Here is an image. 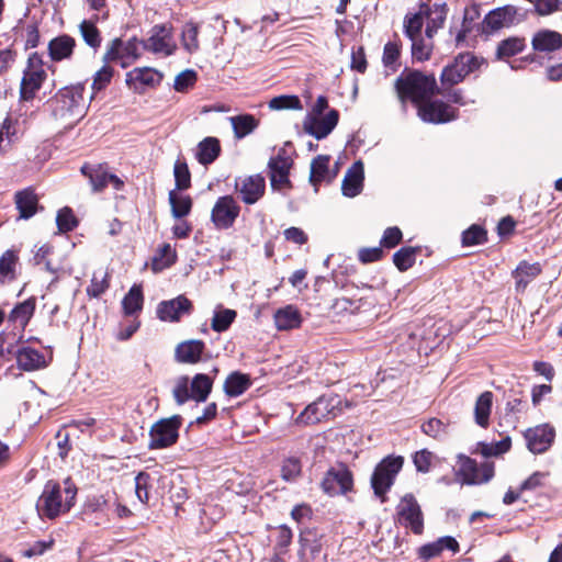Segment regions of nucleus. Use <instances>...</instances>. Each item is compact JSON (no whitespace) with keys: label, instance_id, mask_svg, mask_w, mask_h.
I'll list each match as a JSON object with an SVG mask.
<instances>
[{"label":"nucleus","instance_id":"53","mask_svg":"<svg viewBox=\"0 0 562 562\" xmlns=\"http://www.w3.org/2000/svg\"><path fill=\"white\" fill-rule=\"evenodd\" d=\"M402 44L398 38L387 42L384 45L382 61L386 68L395 70L401 56Z\"/></svg>","mask_w":562,"mask_h":562},{"label":"nucleus","instance_id":"42","mask_svg":"<svg viewBox=\"0 0 562 562\" xmlns=\"http://www.w3.org/2000/svg\"><path fill=\"white\" fill-rule=\"evenodd\" d=\"M249 386V378L239 372L229 374L224 383L225 393L233 397L241 395Z\"/></svg>","mask_w":562,"mask_h":562},{"label":"nucleus","instance_id":"60","mask_svg":"<svg viewBox=\"0 0 562 562\" xmlns=\"http://www.w3.org/2000/svg\"><path fill=\"white\" fill-rule=\"evenodd\" d=\"M112 77L113 68L108 65L102 66L93 76L91 85L93 94L105 89L110 85Z\"/></svg>","mask_w":562,"mask_h":562},{"label":"nucleus","instance_id":"15","mask_svg":"<svg viewBox=\"0 0 562 562\" xmlns=\"http://www.w3.org/2000/svg\"><path fill=\"white\" fill-rule=\"evenodd\" d=\"M143 47L155 54L169 56L173 54L177 44L173 40L172 29L166 24L155 25Z\"/></svg>","mask_w":562,"mask_h":562},{"label":"nucleus","instance_id":"51","mask_svg":"<svg viewBox=\"0 0 562 562\" xmlns=\"http://www.w3.org/2000/svg\"><path fill=\"white\" fill-rule=\"evenodd\" d=\"M329 156L319 155L311 164L310 180L313 186H317L327 178Z\"/></svg>","mask_w":562,"mask_h":562},{"label":"nucleus","instance_id":"16","mask_svg":"<svg viewBox=\"0 0 562 562\" xmlns=\"http://www.w3.org/2000/svg\"><path fill=\"white\" fill-rule=\"evenodd\" d=\"M235 190L245 204L252 205L265 195L266 180L259 173L239 177L235 181Z\"/></svg>","mask_w":562,"mask_h":562},{"label":"nucleus","instance_id":"38","mask_svg":"<svg viewBox=\"0 0 562 562\" xmlns=\"http://www.w3.org/2000/svg\"><path fill=\"white\" fill-rule=\"evenodd\" d=\"M221 153V145L215 137H205L201 140L196 148V159L202 165L212 164Z\"/></svg>","mask_w":562,"mask_h":562},{"label":"nucleus","instance_id":"2","mask_svg":"<svg viewBox=\"0 0 562 562\" xmlns=\"http://www.w3.org/2000/svg\"><path fill=\"white\" fill-rule=\"evenodd\" d=\"M83 91L85 86L82 83L61 88L50 102L55 119L69 124L82 119L86 113Z\"/></svg>","mask_w":562,"mask_h":562},{"label":"nucleus","instance_id":"24","mask_svg":"<svg viewBox=\"0 0 562 562\" xmlns=\"http://www.w3.org/2000/svg\"><path fill=\"white\" fill-rule=\"evenodd\" d=\"M300 549L297 557L300 562H321L322 541L313 530H305L300 535Z\"/></svg>","mask_w":562,"mask_h":562},{"label":"nucleus","instance_id":"14","mask_svg":"<svg viewBox=\"0 0 562 562\" xmlns=\"http://www.w3.org/2000/svg\"><path fill=\"white\" fill-rule=\"evenodd\" d=\"M291 167L292 159L285 155L284 150L270 158L268 168L270 183L273 190L283 191L292 187L289 178Z\"/></svg>","mask_w":562,"mask_h":562},{"label":"nucleus","instance_id":"12","mask_svg":"<svg viewBox=\"0 0 562 562\" xmlns=\"http://www.w3.org/2000/svg\"><path fill=\"white\" fill-rule=\"evenodd\" d=\"M240 213L238 202L232 195L220 196L211 211V222L218 231L234 226Z\"/></svg>","mask_w":562,"mask_h":562},{"label":"nucleus","instance_id":"17","mask_svg":"<svg viewBox=\"0 0 562 562\" xmlns=\"http://www.w3.org/2000/svg\"><path fill=\"white\" fill-rule=\"evenodd\" d=\"M162 75L150 67H137L126 74L127 87L136 93H143L161 82Z\"/></svg>","mask_w":562,"mask_h":562},{"label":"nucleus","instance_id":"40","mask_svg":"<svg viewBox=\"0 0 562 562\" xmlns=\"http://www.w3.org/2000/svg\"><path fill=\"white\" fill-rule=\"evenodd\" d=\"M144 296L139 284H134L123 297L122 307L125 315H134L143 308Z\"/></svg>","mask_w":562,"mask_h":562},{"label":"nucleus","instance_id":"49","mask_svg":"<svg viewBox=\"0 0 562 562\" xmlns=\"http://www.w3.org/2000/svg\"><path fill=\"white\" fill-rule=\"evenodd\" d=\"M198 35L199 29L196 24L189 22L183 25L181 32V44L187 53L193 54L199 50L200 45Z\"/></svg>","mask_w":562,"mask_h":562},{"label":"nucleus","instance_id":"58","mask_svg":"<svg viewBox=\"0 0 562 562\" xmlns=\"http://www.w3.org/2000/svg\"><path fill=\"white\" fill-rule=\"evenodd\" d=\"M56 224L58 231L61 233L71 232L78 225V221L70 207H63L58 211L56 216Z\"/></svg>","mask_w":562,"mask_h":562},{"label":"nucleus","instance_id":"33","mask_svg":"<svg viewBox=\"0 0 562 562\" xmlns=\"http://www.w3.org/2000/svg\"><path fill=\"white\" fill-rule=\"evenodd\" d=\"M532 47L537 52H554L562 47V34L551 30H541L532 37Z\"/></svg>","mask_w":562,"mask_h":562},{"label":"nucleus","instance_id":"64","mask_svg":"<svg viewBox=\"0 0 562 562\" xmlns=\"http://www.w3.org/2000/svg\"><path fill=\"white\" fill-rule=\"evenodd\" d=\"M486 239V232L477 225H472L469 229L463 232L462 241L467 246L479 245Z\"/></svg>","mask_w":562,"mask_h":562},{"label":"nucleus","instance_id":"52","mask_svg":"<svg viewBox=\"0 0 562 562\" xmlns=\"http://www.w3.org/2000/svg\"><path fill=\"white\" fill-rule=\"evenodd\" d=\"M176 260V250L169 244H165L161 246L158 255L153 260V270L161 271L173 265Z\"/></svg>","mask_w":562,"mask_h":562},{"label":"nucleus","instance_id":"29","mask_svg":"<svg viewBox=\"0 0 562 562\" xmlns=\"http://www.w3.org/2000/svg\"><path fill=\"white\" fill-rule=\"evenodd\" d=\"M205 344L199 339H190L177 345L175 358L180 363H198L202 359Z\"/></svg>","mask_w":562,"mask_h":562},{"label":"nucleus","instance_id":"47","mask_svg":"<svg viewBox=\"0 0 562 562\" xmlns=\"http://www.w3.org/2000/svg\"><path fill=\"white\" fill-rule=\"evenodd\" d=\"M412 42V56L414 60L425 61L428 60L432 53V38L425 36H418L411 38Z\"/></svg>","mask_w":562,"mask_h":562},{"label":"nucleus","instance_id":"26","mask_svg":"<svg viewBox=\"0 0 562 562\" xmlns=\"http://www.w3.org/2000/svg\"><path fill=\"white\" fill-rule=\"evenodd\" d=\"M364 181V167L361 160L353 162L346 171L341 191L347 198H355L361 193Z\"/></svg>","mask_w":562,"mask_h":562},{"label":"nucleus","instance_id":"45","mask_svg":"<svg viewBox=\"0 0 562 562\" xmlns=\"http://www.w3.org/2000/svg\"><path fill=\"white\" fill-rule=\"evenodd\" d=\"M110 285V276L105 269H98L93 272L90 284L87 286V294L91 297H99Z\"/></svg>","mask_w":562,"mask_h":562},{"label":"nucleus","instance_id":"37","mask_svg":"<svg viewBox=\"0 0 562 562\" xmlns=\"http://www.w3.org/2000/svg\"><path fill=\"white\" fill-rule=\"evenodd\" d=\"M16 209L21 218H30L37 211L38 198L32 189H24L15 194Z\"/></svg>","mask_w":562,"mask_h":562},{"label":"nucleus","instance_id":"31","mask_svg":"<svg viewBox=\"0 0 562 562\" xmlns=\"http://www.w3.org/2000/svg\"><path fill=\"white\" fill-rule=\"evenodd\" d=\"M76 47V40L67 34L54 37L48 43V55L53 61L69 59Z\"/></svg>","mask_w":562,"mask_h":562},{"label":"nucleus","instance_id":"39","mask_svg":"<svg viewBox=\"0 0 562 562\" xmlns=\"http://www.w3.org/2000/svg\"><path fill=\"white\" fill-rule=\"evenodd\" d=\"M19 257L14 250H7L0 257V284L11 282L16 278Z\"/></svg>","mask_w":562,"mask_h":562},{"label":"nucleus","instance_id":"57","mask_svg":"<svg viewBox=\"0 0 562 562\" xmlns=\"http://www.w3.org/2000/svg\"><path fill=\"white\" fill-rule=\"evenodd\" d=\"M269 108L271 110H302L303 105L296 95H279L270 100Z\"/></svg>","mask_w":562,"mask_h":562},{"label":"nucleus","instance_id":"25","mask_svg":"<svg viewBox=\"0 0 562 562\" xmlns=\"http://www.w3.org/2000/svg\"><path fill=\"white\" fill-rule=\"evenodd\" d=\"M445 550L453 554L458 553L460 546L457 539L451 536H443L432 542L425 543L417 549V557L422 561H428L439 557Z\"/></svg>","mask_w":562,"mask_h":562},{"label":"nucleus","instance_id":"48","mask_svg":"<svg viewBox=\"0 0 562 562\" xmlns=\"http://www.w3.org/2000/svg\"><path fill=\"white\" fill-rule=\"evenodd\" d=\"M79 31L86 44L93 50L101 46L102 37L93 21L83 20L79 25Z\"/></svg>","mask_w":562,"mask_h":562},{"label":"nucleus","instance_id":"32","mask_svg":"<svg viewBox=\"0 0 562 562\" xmlns=\"http://www.w3.org/2000/svg\"><path fill=\"white\" fill-rule=\"evenodd\" d=\"M541 273V266L538 262L529 263L521 261L513 271L515 288L518 292H524L528 284Z\"/></svg>","mask_w":562,"mask_h":562},{"label":"nucleus","instance_id":"18","mask_svg":"<svg viewBox=\"0 0 562 562\" xmlns=\"http://www.w3.org/2000/svg\"><path fill=\"white\" fill-rule=\"evenodd\" d=\"M418 108V116L428 123H446L452 121L457 116V111L442 101L425 100Z\"/></svg>","mask_w":562,"mask_h":562},{"label":"nucleus","instance_id":"3","mask_svg":"<svg viewBox=\"0 0 562 562\" xmlns=\"http://www.w3.org/2000/svg\"><path fill=\"white\" fill-rule=\"evenodd\" d=\"M437 82L432 75L412 71L396 80V90L402 101L411 100L416 105L429 99L436 91Z\"/></svg>","mask_w":562,"mask_h":562},{"label":"nucleus","instance_id":"1","mask_svg":"<svg viewBox=\"0 0 562 562\" xmlns=\"http://www.w3.org/2000/svg\"><path fill=\"white\" fill-rule=\"evenodd\" d=\"M77 487L70 479L60 485L56 481H48L36 502V510L41 518L56 519L68 513L75 505Z\"/></svg>","mask_w":562,"mask_h":562},{"label":"nucleus","instance_id":"62","mask_svg":"<svg viewBox=\"0 0 562 562\" xmlns=\"http://www.w3.org/2000/svg\"><path fill=\"white\" fill-rule=\"evenodd\" d=\"M302 465L297 458L291 457L283 461L281 476L284 481H294L301 474Z\"/></svg>","mask_w":562,"mask_h":562},{"label":"nucleus","instance_id":"34","mask_svg":"<svg viewBox=\"0 0 562 562\" xmlns=\"http://www.w3.org/2000/svg\"><path fill=\"white\" fill-rule=\"evenodd\" d=\"M274 324L279 330H290L300 327L302 316L297 307L286 305L274 313Z\"/></svg>","mask_w":562,"mask_h":562},{"label":"nucleus","instance_id":"55","mask_svg":"<svg viewBox=\"0 0 562 562\" xmlns=\"http://www.w3.org/2000/svg\"><path fill=\"white\" fill-rule=\"evenodd\" d=\"M416 252L414 247H403L393 255V262L398 270L406 271L415 263Z\"/></svg>","mask_w":562,"mask_h":562},{"label":"nucleus","instance_id":"61","mask_svg":"<svg viewBox=\"0 0 562 562\" xmlns=\"http://www.w3.org/2000/svg\"><path fill=\"white\" fill-rule=\"evenodd\" d=\"M173 173L177 190H186L191 186L190 171L188 165L184 161H176Z\"/></svg>","mask_w":562,"mask_h":562},{"label":"nucleus","instance_id":"27","mask_svg":"<svg viewBox=\"0 0 562 562\" xmlns=\"http://www.w3.org/2000/svg\"><path fill=\"white\" fill-rule=\"evenodd\" d=\"M516 15L517 9L513 5L494 9L484 18V27L491 31L508 27L515 23Z\"/></svg>","mask_w":562,"mask_h":562},{"label":"nucleus","instance_id":"5","mask_svg":"<svg viewBox=\"0 0 562 562\" xmlns=\"http://www.w3.org/2000/svg\"><path fill=\"white\" fill-rule=\"evenodd\" d=\"M46 79V71L44 69V61L40 54L32 53L26 61V67L23 71V77L20 86V97L23 101H31L34 99L36 92L41 89Z\"/></svg>","mask_w":562,"mask_h":562},{"label":"nucleus","instance_id":"6","mask_svg":"<svg viewBox=\"0 0 562 562\" xmlns=\"http://www.w3.org/2000/svg\"><path fill=\"white\" fill-rule=\"evenodd\" d=\"M456 476L461 482V484H484L491 481L494 476V464L488 461L477 464L476 461L470 457L459 454Z\"/></svg>","mask_w":562,"mask_h":562},{"label":"nucleus","instance_id":"9","mask_svg":"<svg viewBox=\"0 0 562 562\" xmlns=\"http://www.w3.org/2000/svg\"><path fill=\"white\" fill-rule=\"evenodd\" d=\"M397 522L415 535L424 531V514L413 494H405L396 506Z\"/></svg>","mask_w":562,"mask_h":562},{"label":"nucleus","instance_id":"4","mask_svg":"<svg viewBox=\"0 0 562 562\" xmlns=\"http://www.w3.org/2000/svg\"><path fill=\"white\" fill-rule=\"evenodd\" d=\"M213 386V380L203 373L195 374L190 381L188 376H180L173 387V397L177 404L182 405L189 400L205 402Z\"/></svg>","mask_w":562,"mask_h":562},{"label":"nucleus","instance_id":"20","mask_svg":"<svg viewBox=\"0 0 562 562\" xmlns=\"http://www.w3.org/2000/svg\"><path fill=\"white\" fill-rule=\"evenodd\" d=\"M555 437V430L549 424L538 425L529 428L525 432L528 449L533 453H543L547 451Z\"/></svg>","mask_w":562,"mask_h":562},{"label":"nucleus","instance_id":"44","mask_svg":"<svg viewBox=\"0 0 562 562\" xmlns=\"http://www.w3.org/2000/svg\"><path fill=\"white\" fill-rule=\"evenodd\" d=\"M237 316L236 311L217 306L212 317L211 327L214 331H226Z\"/></svg>","mask_w":562,"mask_h":562},{"label":"nucleus","instance_id":"56","mask_svg":"<svg viewBox=\"0 0 562 562\" xmlns=\"http://www.w3.org/2000/svg\"><path fill=\"white\" fill-rule=\"evenodd\" d=\"M151 482V476L146 472H139L135 477V493L143 504H147L150 501L149 488Z\"/></svg>","mask_w":562,"mask_h":562},{"label":"nucleus","instance_id":"30","mask_svg":"<svg viewBox=\"0 0 562 562\" xmlns=\"http://www.w3.org/2000/svg\"><path fill=\"white\" fill-rule=\"evenodd\" d=\"M330 413V404L324 397L317 398L315 402L305 407V409L296 417L297 425H313L319 423Z\"/></svg>","mask_w":562,"mask_h":562},{"label":"nucleus","instance_id":"46","mask_svg":"<svg viewBox=\"0 0 562 562\" xmlns=\"http://www.w3.org/2000/svg\"><path fill=\"white\" fill-rule=\"evenodd\" d=\"M229 121L237 138H243L250 134L258 124L257 120L250 114L232 116Z\"/></svg>","mask_w":562,"mask_h":562},{"label":"nucleus","instance_id":"21","mask_svg":"<svg viewBox=\"0 0 562 562\" xmlns=\"http://www.w3.org/2000/svg\"><path fill=\"white\" fill-rule=\"evenodd\" d=\"M192 311V303L184 295L162 301L157 306V317L162 322H178L182 315H189Z\"/></svg>","mask_w":562,"mask_h":562},{"label":"nucleus","instance_id":"28","mask_svg":"<svg viewBox=\"0 0 562 562\" xmlns=\"http://www.w3.org/2000/svg\"><path fill=\"white\" fill-rule=\"evenodd\" d=\"M18 367L23 371H36L45 369L48 360L38 350L31 347H22L15 355Z\"/></svg>","mask_w":562,"mask_h":562},{"label":"nucleus","instance_id":"22","mask_svg":"<svg viewBox=\"0 0 562 562\" xmlns=\"http://www.w3.org/2000/svg\"><path fill=\"white\" fill-rule=\"evenodd\" d=\"M420 14H424L426 20L425 35L428 38H432L439 29L445 24L448 8L446 3H426L422 2Z\"/></svg>","mask_w":562,"mask_h":562},{"label":"nucleus","instance_id":"19","mask_svg":"<svg viewBox=\"0 0 562 562\" xmlns=\"http://www.w3.org/2000/svg\"><path fill=\"white\" fill-rule=\"evenodd\" d=\"M339 113L331 109L325 115L305 116L303 121L304 131L317 139L327 137L337 126Z\"/></svg>","mask_w":562,"mask_h":562},{"label":"nucleus","instance_id":"11","mask_svg":"<svg viewBox=\"0 0 562 562\" xmlns=\"http://www.w3.org/2000/svg\"><path fill=\"white\" fill-rule=\"evenodd\" d=\"M321 485L330 496L346 494L353 486L352 473L346 464L337 463L327 470Z\"/></svg>","mask_w":562,"mask_h":562},{"label":"nucleus","instance_id":"10","mask_svg":"<svg viewBox=\"0 0 562 562\" xmlns=\"http://www.w3.org/2000/svg\"><path fill=\"white\" fill-rule=\"evenodd\" d=\"M479 67V60L470 53L459 54L454 60L446 66L441 72L440 81L443 89L451 88Z\"/></svg>","mask_w":562,"mask_h":562},{"label":"nucleus","instance_id":"36","mask_svg":"<svg viewBox=\"0 0 562 562\" xmlns=\"http://www.w3.org/2000/svg\"><path fill=\"white\" fill-rule=\"evenodd\" d=\"M36 307V299L34 296L16 304L9 315V321L15 326L24 329L32 318Z\"/></svg>","mask_w":562,"mask_h":562},{"label":"nucleus","instance_id":"35","mask_svg":"<svg viewBox=\"0 0 562 562\" xmlns=\"http://www.w3.org/2000/svg\"><path fill=\"white\" fill-rule=\"evenodd\" d=\"M494 395L491 391H485L476 398L474 404V422L482 428L490 426V417L493 408Z\"/></svg>","mask_w":562,"mask_h":562},{"label":"nucleus","instance_id":"23","mask_svg":"<svg viewBox=\"0 0 562 562\" xmlns=\"http://www.w3.org/2000/svg\"><path fill=\"white\" fill-rule=\"evenodd\" d=\"M81 172L89 178L94 192L102 191L109 184L116 190L123 187V181L115 175L109 173L102 166L83 165Z\"/></svg>","mask_w":562,"mask_h":562},{"label":"nucleus","instance_id":"7","mask_svg":"<svg viewBox=\"0 0 562 562\" xmlns=\"http://www.w3.org/2000/svg\"><path fill=\"white\" fill-rule=\"evenodd\" d=\"M182 417L173 415L156 422L149 430V449H164L175 445L179 438Z\"/></svg>","mask_w":562,"mask_h":562},{"label":"nucleus","instance_id":"54","mask_svg":"<svg viewBox=\"0 0 562 562\" xmlns=\"http://www.w3.org/2000/svg\"><path fill=\"white\" fill-rule=\"evenodd\" d=\"M525 47V42L519 37H509L498 44L496 55L499 59L512 57L520 53Z\"/></svg>","mask_w":562,"mask_h":562},{"label":"nucleus","instance_id":"13","mask_svg":"<svg viewBox=\"0 0 562 562\" xmlns=\"http://www.w3.org/2000/svg\"><path fill=\"white\" fill-rule=\"evenodd\" d=\"M140 56V44L136 38L121 41L115 38L104 54L105 61H119L121 67L126 68L136 61Z\"/></svg>","mask_w":562,"mask_h":562},{"label":"nucleus","instance_id":"41","mask_svg":"<svg viewBox=\"0 0 562 562\" xmlns=\"http://www.w3.org/2000/svg\"><path fill=\"white\" fill-rule=\"evenodd\" d=\"M169 203L171 205L172 216L182 218L187 216L192 209V200L189 195L178 193L176 190L169 192Z\"/></svg>","mask_w":562,"mask_h":562},{"label":"nucleus","instance_id":"50","mask_svg":"<svg viewBox=\"0 0 562 562\" xmlns=\"http://www.w3.org/2000/svg\"><path fill=\"white\" fill-rule=\"evenodd\" d=\"M424 14H420V7L416 13L407 14L404 19V33L411 38L423 36L422 30L425 23Z\"/></svg>","mask_w":562,"mask_h":562},{"label":"nucleus","instance_id":"59","mask_svg":"<svg viewBox=\"0 0 562 562\" xmlns=\"http://www.w3.org/2000/svg\"><path fill=\"white\" fill-rule=\"evenodd\" d=\"M367 302L363 299H349V297H337L331 307L337 314L350 313L355 314L360 311L362 303Z\"/></svg>","mask_w":562,"mask_h":562},{"label":"nucleus","instance_id":"63","mask_svg":"<svg viewBox=\"0 0 562 562\" xmlns=\"http://www.w3.org/2000/svg\"><path fill=\"white\" fill-rule=\"evenodd\" d=\"M196 82V72L191 69L181 71L175 78L173 88L178 92H186Z\"/></svg>","mask_w":562,"mask_h":562},{"label":"nucleus","instance_id":"43","mask_svg":"<svg viewBox=\"0 0 562 562\" xmlns=\"http://www.w3.org/2000/svg\"><path fill=\"white\" fill-rule=\"evenodd\" d=\"M480 15L481 12L477 4H473L464 9L462 25L456 37L458 43L464 41L467 35L472 32L480 19Z\"/></svg>","mask_w":562,"mask_h":562},{"label":"nucleus","instance_id":"8","mask_svg":"<svg viewBox=\"0 0 562 562\" xmlns=\"http://www.w3.org/2000/svg\"><path fill=\"white\" fill-rule=\"evenodd\" d=\"M404 460L402 457H387L383 459L375 468L371 485L374 494L384 501L385 493L393 485L395 476L401 471Z\"/></svg>","mask_w":562,"mask_h":562}]
</instances>
